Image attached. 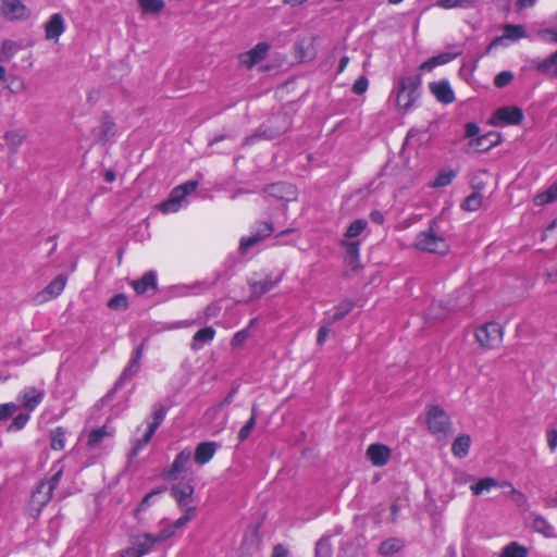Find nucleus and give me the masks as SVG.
<instances>
[{"label":"nucleus","instance_id":"nucleus-44","mask_svg":"<svg viewBox=\"0 0 557 557\" xmlns=\"http://www.w3.org/2000/svg\"><path fill=\"white\" fill-rule=\"evenodd\" d=\"M557 200V182L549 186V188L535 197L536 205H546Z\"/></svg>","mask_w":557,"mask_h":557},{"label":"nucleus","instance_id":"nucleus-62","mask_svg":"<svg viewBox=\"0 0 557 557\" xmlns=\"http://www.w3.org/2000/svg\"><path fill=\"white\" fill-rule=\"evenodd\" d=\"M479 132H480V127L475 123L469 122L466 124V136L467 137H469V138L475 137L479 135Z\"/></svg>","mask_w":557,"mask_h":557},{"label":"nucleus","instance_id":"nucleus-16","mask_svg":"<svg viewBox=\"0 0 557 557\" xmlns=\"http://www.w3.org/2000/svg\"><path fill=\"white\" fill-rule=\"evenodd\" d=\"M429 88L440 102L449 104L455 101L454 90L447 79L430 83Z\"/></svg>","mask_w":557,"mask_h":557},{"label":"nucleus","instance_id":"nucleus-14","mask_svg":"<svg viewBox=\"0 0 557 557\" xmlns=\"http://www.w3.org/2000/svg\"><path fill=\"white\" fill-rule=\"evenodd\" d=\"M45 397V391L36 388L34 386L25 387L17 396V401L21 406L28 411H33L42 401Z\"/></svg>","mask_w":557,"mask_h":557},{"label":"nucleus","instance_id":"nucleus-33","mask_svg":"<svg viewBox=\"0 0 557 557\" xmlns=\"http://www.w3.org/2000/svg\"><path fill=\"white\" fill-rule=\"evenodd\" d=\"M280 280L281 278H276L273 281L271 277H265L261 281L251 282L250 289L252 295L256 297L262 296L263 294L271 290L280 282Z\"/></svg>","mask_w":557,"mask_h":557},{"label":"nucleus","instance_id":"nucleus-39","mask_svg":"<svg viewBox=\"0 0 557 557\" xmlns=\"http://www.w3.org/2000/svg\"><path fill=\"white\" fill-rule=\"evenodd\" d=\"M346 261L356 270L359 267V243L351 242L346 245Z\"/></svg>","mask_w":557,"mask_h":557},{"label":"nucleus","instance_id":"nucleus-64","mask_svg":"<svg viewBox=\"0 0 557 557\" xmlns=\"http://www.w3.org/2000/svg\"><path fill=\"white\" fill-rule=\"evenodd\" d=\"M272 557H287V552L281 544H278L274 546Z\"/></svg>","mask_w":557,"mask_h":557},{"label":"nucleus","instance_id":"nucleus-3","mask_svg":"<svg viewBox=\"0 0 557 557\" xmlns=\"http://www.w3.org/2000/svg\"><path fill=\"white\" fill-rule=\"evenodd\" d=\"M197 181H188L172 189L170 197L159 205V209L163 213H173L180 210L185 197L196 190Z\"/></svg>","mask_w":557,"mask_h":557},{"label":"nucleus","instance_id":"nucleus-35","mask_svg":"<svg viewBox=\"0 0 557 557\" xmlns=\"http://www.w3.org/2000/svg\"><path fill=\"white\" fill-rule=\"evenodd\" d=\"M113 431L109 430L107 425L92 430L88 435L87 444L89 447H97L104 437L112 436Z\"/></svg>","mask_w":557,"mask_h":557},{"label":"nucleus","instance_id":"nucleus-61","mask_svg":"<svg viewBox=\"0 0 557 557\" xmlns=\"http://www.w3.org/2000/svg\"><path fill=\"white\" fill-rule=\"evenodd\" d=\"M436 66L446 64L453 60V55L450 53H442L435 57H432Z\"/></svg>","mask_w":557,"mask_h":557},{"label":"nucleus","instance_id":"nucleus-30","mask_svg":"<svg viewBox=\"0 0 557 557\" xmlns=\"http://www.w3.org/2000/svg\"><path fill=\"white\" fill-rule=\"evenodd\" d=\"M404 546L405 543L403 540L397 537H389L380 544L377 552L382 556H391L398 553Z\"/></svg>","mask_w":557,"mask_h":557},{"label":"nucleus","instance_id":"nucleus-31","mask_svg":"<svg viewBox=\"0 0 557 557\" xmlns=\"http://www.w3.org/2000/svg\"><path fill=\"white\" fill-rule=\"evenodd\" d=\"M471 445L469 435H459L455 438L451 445L453 454L458 458H463L468 455Z\"/></svg>","mask_w":557,"mask_h":557},{"label":"nucleus","instance_id":"nucleus-21","mask_svg":"<svg viewBox=\"0 0 557 557\" xmlns=\"http://www.w3.org/2000/svg\"><path fill=\"white\" fill-rule=\"evenodd\" d=\"M191 458V451L189 449H183L176 455L171 468L165 472V476L169 480H176L178 475L186 470V467Z\"/></svg>","mask_w":557,"mask_h":557},{"label":"nucleus","instance_id":"nucleus-23","mask_svg":"<svg viewBox=\"0 0 557 557\" xmlns=\"http://www.w3.org/2000/svg\"><path fill=\"white\" fill-rule=\"evenodd\" d=\"M500 136L497 133H487L478 136L469 141V147L478 152H484L495 147L499 143Z\"/></svg>","mask_w":557,"mask_h":557},{"label":"nucleus","instance_id":"nucleus-22","mask_svg":"<svg viewBox=\"0 0 557 557\" xmlns=\"http://www.w3.org/2000/svg\"><path fill=\"white\" fill-rule=\"evenodd\" d=\"M367 455L372 465L383 467L389 460L391 450L383 444H371L367 449Z\"/></svg>","mask_w":557,"mask_h":557},{"label":"nucleus","instance_id":"nucleus-41","mask_svg":"<svg viewBox=\"0 0 557 557\" xmlns=\"http://www.w3.org/2000/svg\"><path fill=\"white\" fill-rule=\"evenodd\" d=\"M138 4L140 7L143 13H146V14L160 13L165 5L163 0H138Z\"/></svg>","mask_w":557,"mask_h":557},{"label":"nucleus","instance_id":"nucleus-6","mask_svg":"<svg viewBox=\"0 0 557 557\" xmlns=\"http://www.w3.org/2000/svg\"><path fill=\"white\" fill-rule=\"evenodd\" d=\"M475 338L482 347L495 348L503 341V329L496 322L486 323L476 330Z\"/></svg>","mask_w":557,"mask_h":557},{"label":"nucleus","instance_id":"nucleus-28","mask_svg":"<svg viewBox=\"0 0 557 557\" xmlns=\"http://www.w3.org/2000/svg\"><path fill=\"white\" fill-rule=\"evenodd\" d=\"M531 527L533 531L541 533L547 539L557 537L555 528L541 515H533Z\"/></svg>","mask_w":557,"mask_h":557},{"label":"nucleus","instance_id":"nucleus-26","mask_svg":"<svg viewBox=\"0 0 557 557\" xmlns=\"http://www.w3.org/2000/svg\"><path fill=\"white\" fill-rule=\"evenodd\" d=\"M131 544L136 545L139 553L145 556L151 553L157 546L156 540L152 536V533H140L133 535L131 537Z\"/></svg>","mask_w":557,"mask_h":557},{"label":"nucleus","instance_id":"nucleus-57","mask_svg":"<svg viewBox=\"0 0 557 557\" xmlns=\"http://www.w3.org/2000/svg\"><path fill=\"white\" fill-rule=\"evenodd\" d=\"M546 440L549 450L553 453L557 448V430L550 429L546 432Z\"/></svg>","mask_w":557,"mask_h":557},{"label":"nucleus","instance_id":"nucleus-25","mask_svg":"<svg viewBox=\"0 0 557 557\" xmlns=\"http://www.w3.org/2000/svg\"><path fill=\"white\" fill-rule=\"evenodd\" d=\"M268 193L271 196L283 199L285 201H293L296 199V188L292 184L276 183L268 187Z\"/></svg>","mask_w":557,"mask_h":557},{"label":"nucleus","instance_id":"nucleus-42","mask_svg":"<svg viewBox=\"0 0 557 557\" xmlns=\"http://www.w3.org/2000/svg\"><path fill=\"white\" fill-rule=\"evenodd\" d=\"M165 490H166L165 486L158 487L156 490H152L148 494H146L135 510V517H138L139 512L145 511L151 505V503L154 500L156 496L162 494L163 492H165Z\"/></svg>","mask_w":557,"mask_h":557},{"label":"nucleus","instance_id":"nucleus-45","mask_svg":"<svg viewBox=\"0 0 557 557\" xmlns=\"http://www.w3.org/2000/svg\"><path fill=\"white\" fill-rule=\"evenodd\" d=\"M456 172L454 170L441 171L432 183V187H445L455 178Z\"/></svg>","mask_w":557,"mask_h":557},{"label":"nucleus","instance_id":"nucleus-43","mask_svg":"<svg viewBox=\"0 0 557 557\" xmlns=\"http://www.w3.org/2000/svg\"><path fill=\"white\" fill-rule=\"evenodd\" d=\"M315 557H332L330 536H322L315 544Z\"/></svg>","mask_w":557,"mask_h":557},{"label":"nucleus","instance_id":"nucleus-11","mask_svg":"<svg viewBox=\"0 0 557 557\" xmlns=\"http://www.w3.org/2000/svg\"><path fill=\"white\" fill-rule=\"evenodd\" d=\"M52 493L46 488L45 485L39 483L36 490L33 492L29 503L28 511L33 518H38L42 509L48 505L52 498Z\"/></svg>","mask_w":557,"mask_h":557},{"label":"nucleus","instance_id":"nucleus-51","mask_svg":"<svg viewBox=\"0 0 557 557\" xmlns=\"http://www.w3.org/2000/svg\"><path fill=\"white\" fill-rule=\"evenodd\" d=\"M29 418H30L29 413H18L16 417H14V419L8 426V431L13 432V431L22 430L26 425V423L29 421Z\"/></svg>","mask_w":557,"mask_h":557},{"label":"nucleus","instance_id":"nucleus-40","mask_svg":"<svg viewBox=\"0 0 557 557\" xmlns=\"http://www.w3.org/2000/svg\"><path fill=\"white\" fill-rule=\"evenodd\" d=\"M528 549L518 544L517 542H511L503 548L500 557H527Z\"/></svg>","mask_w":557,"mask_h":557},{"label":"nucleus","instance_id":"nucleus-29","mask_svg":"<svg viewBox=\"0 0 557 557\" xmlns=\"http://www.w3.org/2000/svg\"><path fill=\"white\" fill-rule=\"evenodd\" d=\"M215 336V330L212 326L203 327L197 331L193 337L190 348L194 351L200 350L205 344H209Z\"/></svg>","mask_w":557,"mask_h":557},{"label":"nucleus","instance_id":"nucleus-46","mask_svg":"<svg viewBox=\"0 0 557 557\" xmlns=\"http://www.w3.org/2000/svg\"><path fill=\"white\" fill-rule=\"evenodd\" d=\"M111 310L124 311L128 308V299L125 294H117L108 301Z\"/></svg>","mask_w":557,"mask_h":557},{"label":"nucleus","instance_id":"nucleus-2","mask_svg":"<svg viewBox=\"0 0 557 557\" xmlns=\"http://www.w3.org/2000/svg\"><path fill=\"white\" fill-rule=\"evenodd\" d=\"M434 226H436L435 223L417 235L414 247L424 252L445 255L449 250L448 242Z\"/></svg>","mask_w":557,"mask_h":557},{"label":"nucleus","instance_id":"nucleus-56","mask_svg":"<svg viewBox=\"0 0 557 557\" xmlns=\"http://www.w3.org/2000/svg\"><path fill=\"white\" fill-rule=\"evenodd\" d=\"M17 406L14 403L0 405V421L9 419L16 411Z\"/></svg>","mask_w":557,"mask_h":557},{"label":"nucleus","instance_id":"nucleus-18","mask_svg":"<svg viewBox=\"0 0 557 557\" xmlns=\"http://www.w3.org/2000/svg\"><path fill=\"white\" fill-rule=\"evenodd\" d=\"M220 448V444L216 442H202L196 446L194 460L197 465L203 466L208 463L218 449Z\"/></svg>","mask_w":557,"mask_h":557},{"label":"nucleus","instance_id":"nucleus-17","mask_svg":"<svg viewBox=\"0 0 557 557\" xmlns=\"http://www.w3.org/2000/svg\"><path fill=\"white\" fill-rule=\"evenodd\" d=\"M66 285V277L62 274L58 275L51 281L47 287L37 295L39 302L49 301L57 298L64 290Z\"/></svg>","mask_w":557,"mask_h":557},{"label":"nucleus","instance_id":"nucleus-59","mask_svg":"<svg viewBox=\"0 0 557 557\" xmlns=\"http://www.w3.org/2000/svg\"><path fill=\"white\" fill-rule=\"evenodd\" d=\"M329 327H330V325H327V322H326L323 325H321V327L319 329L318 335H317L318 345H323L325 343L326 337L329 335V331H330Z\"/></svg>","mask_w":557,"mask_h":557},{"label":"nucleus","instance_id":"nucleus-34","mask_svg":"<svg viewBox=\"0 0 557 557\" xmlns=\"http://www.w3.org/2000/svg\"><path fill=\"white\" fill-rule=\"evenodd\" d=\"M257 416H258V406L252 405L251 416H250L249 420L242 426V429L238 432L237 437H238L239 442H244L249 437L252 430L256 428Z\"/></svg>","mask_w":557,"mask_h":557},{"label":"nucleus","instance_id":"nucleus-54","mask_svg":"<svg viewBox=\"0 0 557 557\" xmlns=\"http://www.w3.org/2000/svg\"><path fill=\"white\" fill-rule=\"evenodd\" d=\"M250 336L249 327L243 329L234 334L231 341L233 347H240Z\"/></svg>","mask_w":557,"mask_h":557},{"label":"nucleus","instance_id":"nucleus-38","mask_svg":"<svg viewBox=\"0 0 557 557\" xmlns=\"http://www.w3.org/2000/svg\"><path fill=\"white\" fill-rule=\"evenodd\" d=\"M50 446L54 450H62L65 447V430L61 426L50 432Z\"/></svg>","mask_w":557,"mask_h":557},{"label":"nucleus","instance_id":"nucleus-1","mask_svg":"<svg viewBox=\"0 0 557 557\" xmlns=\"http://www.w3.org/2000/svg\"><path fill=\"white\" fill-rule=\"evenodd\" d=\"M421 75L418 73L399 76L391 92V98H395V106L403 114L411 111L421 95Z\"/></svg>","mask_w":557,"mask_h":557},{"label":"nucleus","instance_id":"nucleus-4","mask_svg":"<svg viewBox=\"0 0 557 557\" xmlns=\"http://www.w3.org/2000/svg\"><path fill=\"white\" fill-rule=\"evenodd\" d=\"M194 486L190 484H175L171 488V495L183 511L182 517H187L188 522L195 517L196 507L194 506Z\"/></svg>","mask_w":557,"mask_h":557},{"label":"nucleus","instance_id":"nucleus-53","mask_svg":"<svg viewBox=\"0 0 557 557\" xmlns=\"http://www.w3.org/2000/svg\"><path fill=\"white\" fill-rule=\"evenodd\" d=\"M513 79V74L510 71H503L498 73L494 78V85L497 88H504L509 85Z\"/></svg>","mask_w":557,"mask_h":557},{"label":"nucleus","instance_id":"nucleus-12","mask_svg":"<svg viewBox=\"0 0 557 557\" xmlns=\"http://www.w3.org/2000/svg\"><path fill=\"white\" fill-rule=\"evenodd\" d=\"M503 35L493 39L488 47L487 52H490L493 48L503 45L505 40L517 41L519 39L527 37V29L524 25H515V24H506L503 27Z\"/></svg>","mask_w":557,"mask_h":557},{"label":"nucleus","instance_id":"nucleus-48","mask_svg":"<svg viewBox=\"0 0 557 557\" xmlns=\"http://www.w3.org/2000/svg\"><path fill=\"white\" fill-rule=\"evenodd\" d=\"M537 37L547 44H557V26L553 24L550 28H542L537 30Z\"/></svg>","mask_w":557,"mask_h":557},{"label":"nucleus","instance_id":"nucleus-50","mask_svg":"<svg viewBox=\"0 0 557 557\" xmlns=\"http://www.w3.org/2000/svg\"><path fill=\"white\" fill-rule=\"evenodd\" d=\"M8 145L17 148L25 139V135L21 131H9L4 134Z\"/></svg>","mask_w":557,"mask_h":557},{"label":"nucleus","instance_id":"nucleus-15","mask_svg":"<svg viewBox=\"0 0 557 557\" xmlns=\"http://www.w3.org/2000/svg\"><path fill=\"white\" fill-rule=\"evenodd\" d=\"M270 46L267 42H259L252 49L239 54V62L247 69L253 67L256 64L265 59Z\"/></svg>","mask_w":557,"mask_h":557},{"label":"nucleus","instance_id":"nucleus-36","mask_svg":"<svg viewBox=\"0 0 557 557\" xmlns=\"http://www.w3.org/2000/svg\"><path fill=\"white\" fill-rule=\"evenodd\" d=\"M479 0H440L436 5L438 8L450 10V9H471L476 5Z\"/></svg>","mask_w":557,"mask_h":557},{"label":"nucleus","instance_id":"nucleus-55","mask_svg":"<svg viewBox=\"0 0 557 557\" xmlns=\"http://www.w3.org/2000/svg\"><path fill=\"white\" fill-rule=\"evenodd\" d=\"M369 85V81L366 76H360L357 78L351 87V90L356 95H362L367 91Z\"/></svg>","mask_w":557,"mask_h":557},{"label":"nucleus","instance_id":"nucleus-19","mask_svg":"<svg viewBox=\"0 0 557 557\" xmlns=\"http://www.w3.org/2000/svg\"><path fill=\"white\" fill-rule=\"evenodd\" d=\"M65 30V22L60 13H54L50 16L48 22L45 24V35L49 40L58 41L59 37Z\"/></svg>","mask_w":557,"mask_h":557},{"label":"nucleus","instance_id":"nucleus-52","mask_svg":"<svg viewBox=\"0 0 557 557\" xmlns=\"http://www.w3.org/2000/svg\"><path fill=\"white\" fill-rule=\"evenodd\" d=\"M63 470L59 468L54 471V473L47 480H42L40 483L46 486L52 494L55 487L59 485V482L62 478Z\"/></svg>","mask_w":557,"mask_h":557},{"label":"nucleus","instance_id":"nucleus-63","mask_svg":"<svg viewBox=\"0 0 557 557\" xmlns=\"http://www.w3.org/2000/svg\"><path fill=\"white\" fill-rule=\"evenodd\" d=\"M115 125L112 122L102 123V134L106 139L114 135Z\"/></svg>","mask_w":557,"mask_h":557},{"label":"nucleus","instance_id":"nucleus-27","mask_svg":"<svg viewBox=\"0 0 557 557\" xmlns=\"http://www.w3.org/2000/svg\"><path fill=\"white\" fill-rule=\"evenodd\" d=\"M132 286L139 295L147 293L149 289H157V275L153 271L146 272L140 280L132 282Z\"/></svg>","mask_w":557,"mask_h":557},{"label":"nucleus","instance_id":"nucleus-32","mask_svg":"<svg viewBox=\"0 0 557 557\" xmlns=\"http://www.w3.org/2000/svg\"><path fill=\"white\" fill-rule=\"evenodd\" d=\"M355 307V302L349 299H345L334 308V313L330 317L327 325H331L342 319H344Z\"/></svg>","mask_w":557,"mask_h":557},{"label":"nucleus","instance_id":"nucleus-13","mask_svg":"<svg viewBox=\"0 0 557 557\" xmlns=\"http://www.w3.org/2000/svg\"><path fill=\"white\" fill-rule=\"evenodd\" d=\"M0 15L12 21L24 20L29 11L21 0H0Z\"/></svg>","mask_w":557,"mask_h":557},{"label":"nucleus","instance_id":"nucleus-20","mask_svg":"<svg viewBox=\"0 0 557 557\" xmlns=\"http://www.w3.org/2000/svg\"><path fill=\"white\" fill-rule=\"evenodd\" d=\"M532 65L539 73L557 78V50L544 59L533 60Z\"/></svg>","mask_w":557,"mask_h":557},{"label":"nucleus","instance_id":"nucleus-7","mask_svg":"<svg viewBox=\"0 0 557 557\" xmlns=\"http://www.w3.org/2000/svg\"><path fill=\"white\" fill-rule=\"evenodd\" d=\"M168 412V408L164 407L162 404H156L152 408V422L149 424L148 430L146 431L145 435L141 440H139L134 448L132 449L133 455H137L138 451L146 446L151 437L153 436L157 429L160 426L162 421L164 420Z\"/></svg>","mask_w":557,"mask_h":557},{"label":"nucleus","instance_id":"nucleus-5","mask_svg":"<svg viewBox=\"0 0 557 557\" xmlns=\"http://www.w3.org/2000/svg\"><path fill=\"white\" fill-rule=\"evenodd\" d=\"M426 424L432 434H446L451 426L449 416L443 408L436 405L428 407Z\"/></svg>","mask_w":557,"mask_h":557},{"label":"nucleus","instance_id":"nucleus-60","mask_svg":"<svg viewBox=\"0 0 557 557\" xmlns=\"http://www.w3.org/2000/svg\"><path fill=\"white\" fill-rule=\"evenodd\" d=\"M121 557H143L136 545L131 544L129 547L121 552Z\"/></svg>","mask_w":557,"mask_h":557},{"label":"nucleus","instance_id":"nucleus-8","mask_svg":"<svg viewBox=\"0 0 557 557\" xmlns=\"http://www.w3.org/2000/svg\"><path fill=\"white\" fill-rule=\"evenodd\" d=\"M273 231L274 227L272 223H258L249 236L242 237L239 243L240 252L246 253L251 247L269 237L273 233Z\"/></svg>","mask_w":557,"mask_h":557},{"label":"nucleus","instance_id":"nucleus-10","mask_svg":"<svg viewBox=\"0 0 557 557\" xmlns=\"http://www.w3.org/2000/svg\"><path fill=\"white\" fill-rule=\"evenodd\" d=\"M144 347L139 345L133 352L127 366L122 371L120 377L114 384V387L111 393H114L119 388H121L127 381H129L133 376H135L140 369V360L143 357Z\"/></svg>","mask_w":557,"mask_h":557},{"label":"nucleus","instance_id":"nucleus-49","mask_svg":"<svg viewBox=\"0 0 557 557\" xmlns=\"http://www.w3.org/2000/svg\"><path fill=\"white\" fill-rule=\"evenodd\" d=\"M482 200V196L479 193H472L465 199L461 207L467 211H475L481 207Z\"/></svg>","mask_w":557,"mask_h":557},{"label":"nucleus","instance_id":"nucleus-24","mask_svg":"<svg viewBox=\"0 0 557 557\" xmlns=\"http://www.w3.org/2000/svg\"><path fill=\"white\" fill-rule=\"evenodd\" d=\"M188 523L187 517H180L177 520L160 530L157 534H152L157 545L162 544L172 536L175 535L176 531L184 528Z\"/></svg>","mask_w":557,"mask_h":557},{"label":"nucleus","instance_id":"nucleus-47","mask_svg":"<svg viewBox=\"0 0 557 557\" xmlns=\"http://www.w3.org/2000/svg\"><path fill=\"white\" fill-rule=\"evenodd\" d=\"M368 223L366 220L358 219L350 223V225L347 227L346 236L349 238H354L359 236L364 228L367 227Z\"/></svg>","mask_w":557,"mask_h":557},{"label":"nucleus","instance_id":"nucleus-58","mask_svg":"<svg viewBox=\"0 0 557 557\" xmlns=\"http://www.w3.org/2000/svg\"><path fill=\"white\" fill-rule=\"evenodd\" d=\"M508 494L511 496L512 500L518 505V506H523L525 505L527 503V497L523 493H521L520 491L516 490L515 487H511L510 492H508Z\"/></svg>","mask_w":557,"mask_h":557},{"label":"nucleus","instance_id":"nucleus-37","mask_svg":"<svg viewBox=\"0 0 557 557\" xmlns=\"http://www.w3.org/2000/svg\"><path fill=\"white\" fill-rule=\"evenodd\" d=\"M498 486V481L493 478H484L470 486L473 495L479 496L483 492H490L493 487Z\"/></svg>","mask_w":557,"mask_h":557},{"label":"nucleus","instance_id":"nucleus-9","mask_svg":"<svg viewBox=\"0 0 557 557\" xmlns=\"http://www.w3.org/2000/svg\"><path fill=\"white\" fill-rule=\"evenodd\" d=\"M523 120V112L518 107H502L498 108L493 116L491 117V123L496 126H506V125H518Z\"/></svg>","mask_w":557,"mask_h":557}]
</instances>
